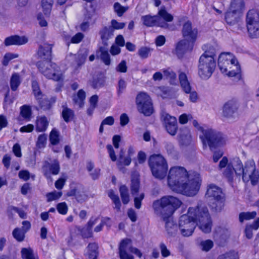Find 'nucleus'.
<instances>
[{"label": "nucleus", "mask_w": 259, "mask_h": 259, "mask_svg": "<svg viewBox=\"0 0 259 259\" xmlns=\"http://www.w3.org/2000/svg\"><path fill=\"white\" fill-rule=\"evenodd\" d=\"M45 176L47 179L51 178V174L56 175L60 171V165L58 161L54 159L51 162L45 161L42 167Z\"/></svg>", "instance_id": "18"}, {"label": "nucleus", "mask_w": 259, "mask_h": 259, "mask_svg": "<svg viewBox=\"0 0 259 259\" xmlns=\"http://www.w3.org/2000/svg\"><path fill=\"white\" fill-rule=\"evenodd\" d=\"M62 108V116L65 122H69L73 119L74 111L68 108L66 105H63Z\"/></svg>", "instance_id": "30"}, {"label": "nucleus", "mask_w": 259, "mask_h": 259, "mask_svg": "<svg viewBox=\"0 0 259 259\" xmlns=\"http://www.w3.org/2000/svg\"><path fill=\"white\" fill-rule=\"evenodd\" d=\"M18 176L20 179H22L23 180L26 181L28 180L30 177H32L33 179H34V175H30V172L27 170H22L19 172Z\"/></svg>", "instance_id": "51"}, {"label": "nucleus", "mask_w": 259, "mask_h": 259, "mask_svg": "<svg viewBox=\"0 0 259 259\" xmlns=\"http://www.w3.org/2000/svg\"><path fill=\"white\" fill-rule=\"evenodd\" d=\"M234 171L233 165L231 163H229L224 172V175L228 179L229 182L231 183L233 182Z\"/></svg>", "instance_id": "41"}, {"label": "nucleus", "mask_w": 259, "mask_h": 259, "mask_svg": "<svg viewBox=\"0 0 259 259\" xmlns=\"http://www.w3.org/2000/svg\"><path fill=\"white\" fill-rule=\"evenodd\" d=\"M140 182L138 179H133L131 184V192L133 195L138 193L139 189Z\"/></svg>", "instance_id": "54"}, {"label": "nucleus", "mask_w": 259, "mask_h": 259, "mask_svg": "<svg viewBox=\"0 0 259 259\" xmlns=\"http://www.w3.org/2000/svg\"><path fill=\"white\" fill-rule=\"evenodd\" d=\"M144 198V194L141 193L138 196L135 197L134 205L135 207L137 209H140L141 206V201Z\"/></svg>", "instance_id": "59"}, {"label": "nucleus", "mask_w": 259, "mask_h": 259, "mask_svg": "<svg viewBox=\"0 0 259 259\" xmlns=\"http://www.w3.org/2000/svg\"><path fill=\"white\" fill-rule=\"evenodd\" d=\"M47 139V137L46 135H40L38 137L36 142L37 147L39 148H44L46 144Z\"/></svg>", "instance_id": "53"}, {"label": "nucleus", "mask_w": 259, "mask_h": 259, "mask_svg": "<svg viewBox=\"0 0 259 259\" xmlns=\"http://www.w3.org/2000/svg\"><path fill=\"white\" fill-rule=\"evenodd\" d=\"M164 148L166 150V152L168 154L174 155L176 153V151L175 150V147L173 144L170 142H165L164 143Z\"/></svg>", "instance_id": "50"}, {"label": "nucleus", "mask_w": 259, "mask_h": 259, "mask_svg": "<svg viewBox=\"0 0 259 259\" xmlns=\"http://www.w3.org/2000/svg\"><path fill=\"white\" fill-rule=\"evenodd\" d=\"M205 197L210 201H214L211 206L216 211L220 210L224 205V197L222 189L217 185L211 184L207 186Z\"/></svg>", "instance_id": "12"}, {"label": "nucleus", "mask_w": 259, "mask_h": 259, "mask_svg": "<svg viewBox=\"0 0 259 259\" xmlns=\"http://www.w3.org/2000/svg\"><path fill=\"white\" fill-rule=\"evenodd\" d=\"M256 215V212L254 211L252 212H241L239 214V219L241 223L245 220H249L254 218Z\"/></svg>", "instance_id": "40"}, {"label": "nucleus", "mask_w": 259, "mask_h": 259, "mask_svg": "<svg viewBox=\"0 0 259 259\" xmlns=\"http://www.w3.org/2000/svg\"><path fill=\"white\" fill-rule=\"evenodd\" d=\"M157 16L159 17L160 22H161V18L163 19L165 22H171L174 19L173 16L166 11L165 7H162L159 10Z\"/></svg>", "instance_id": "35"}, {"label": "nucleus", "mask_w": 259, "mask_h": 259, "mask_svg": "<svg viewBox=\"0 0 259 259\" xmlns=\"http://www.w3.org/2000/svg\"><path fill=\"white\" fill-rule=\"evenodd\" d=\"M126 87V83L123 79H120L118 83V94L120 95L125 90Z\"/></svg>", "instance_id": "63"}, {"label": "nucleus", "mask_w": 259, "mask_h": 259, "mask_svg": "<svg viewBox=\"0 0 259 259\" xmlns=\"http://www.w3.org/2000/svg\"><path fill=\"white\" fill-rule=\"evenodd\" d=\"M179 80L183 91L187 94L190 93L191 87L188 81L187 76L185 73L183 72L180 73Z\"/></svg>", "instance_id": "29"}, {"label": "nucleus", "mask_w": 259, "mask_h": 259, "mask_svg": "<svg viewBox=\"0 0 259 259\" xmlns=\"http://www.w3.org/2000/svg\"><path fill=\"white\" fill-rule=\"evenodd\" d=\"M111 28L114 29H121L123 28L125 26V23L122 22H118L116 20L113 19L111 21Z\"/></svg>", "instance_id": "58"}, {"label": "nucleus", "mask_w": 259, "mask_h": 259, "mask_svg": "<svg viewBox=\"0 0 259 259\" xmlns=\"http://www.w3.org/2000/svg\"><path fill=\"white\" fill-rule=\"evenodd\" d=\"M240 14V13H239L233 12L232 11L228 9L225 14V17L226 23L230 26H234L238 24L240 20L239 16Z\"/></svg>", "instance_id": "24"}, {"label": "nucleus", "mask_w": 259, "mask_h": 259, "mask_svg": "<svg viewBox=\"0 0 259 259\" xmlns=\"http://www.w3.org/2000/svg\"><path fill=\"white\" fill-rule=\"evenodd\" d=\"M131 240L130 239H123L119 246V253L120 259H134V256L128 253L130 252V244Z\"/></svg>", "instance_id": "19"}, {"label": "nucleus", "mask_w": 259, "mask_h": 259, "mask_svg": "<svg viewBox=\"0 0 259 259\" xmlns=\"http://www.w3.org/2000/svg\"><path fill=\"white\" fill-rule=\"evenodd\" d=\"M217 259H239V256L237 253L230 252L220 255Z\"/></svg>", "instance_id": "57"}, {"label": "nucleus", "mask_w": 259, "mask_h": 259, "mask_svg": "<svg viewBox=\"0 0 259 259\" xmlns=\"http://www.w3.org/2000/svg\"><path fill=\"white\" fill-rule=\"evenodd\" d=\"M75 199L78 202L82 203L88 199V196L84 191L79 190L77 193Z\"/></svg>", "instance_id": "56"}, {"label": "nucleus", "mask_w": 259, "mask_h": 259, "mask_svg": "<svg viewBox=\"0 0 259 259\" xmlns=\"http://www.w3.org/2000/svg\"><path fill=\"white\" fill-rule=\"evenodd\" d=\"M18 57V55L17 54H12L10 53L6 54L3 58V65L5 66H7L10 60L14 58H16Z\"/></svg>", "instance_id": "52"}, {"label": "nucleus", "mask_w": 259, "mask_h": 259, "mask_svg": "<svg viewBox=\"0 0 259 259\" xmlns=\"http://www.w3.org/2000/svg\"><path fill=\"white\" fill-rule=\"evenodd\" d=\"M152 51L150 48L143 47L139 49L138 53L141 58L146 59L150 55Z\"/></svg>", "instance_id": "45"}, {"label": "nucleus", "mask_w": 259, "mask_h": 259, "mask_svg": "<svg viewBox=\"0 0 259 259\" xmlns=\"http://www.w3.org/2000/svg\"><path fill=\"white\" fill-rule=\"evenodd\" d=\"M52 47L48 44H45L39 47L37 54L38 57L42 59L50 61L52 59Z\"/></svg>", "instance_id": "23"}, {"label": "nucleus", "mask_w": 259, "mask_h": 259, "mask_svg": "<svg viewBox=\"0 0 259 259\" xmlns=\"http://www.w3.org/2000/svg\"><path fill=\"white\" fill-rule=\"evenodd\" d=\"M53 4V0L41 1V6L45 15H48L50 14Z\"/></svg>", "instance_id": "39"}, {"label": "nucleus", "mask_w": 259, "mask_h": 259, "mask_svg": "<svg viewBox=\"0 0 259 259\" xmlns=\"http://www.w3.org/2000/svg\"><path fill=\"white\" fill-rule=\"evenodd\" d=\"M49 125V121L45 116H37L35 121V130L37 132H45Z\"/></svg>", "instance_id": "25"}, {"label": "nucleus", "mask_w": 259, "mask_h": 259, "mask_svg": "<svg viewBox=\"0 0 259 259\" xmlns=\"http://www.w3.org/2000/svg\"><path fill=\"white\" fill-rule=\"evenodd\" d=\"M141 20L144 25L147 27H152L154 26H158L164 27L166 25V24L164 22H160L159 17L155 15L152 16L151 15H145L141 17Z\"/></svg>", "instance_id": "21"}, {"label": "nucleus", "mask_w": 259, "mask_h": 259, "mask_svg": "<svg viewBox=\"0 0 259 259\" xmlns=\"http://www.w3.org/2000/svg\"><path fill=\"white\" fill-rule=\"evenodd\" d=\"M213 246V242L210 240H206L202 241L200 242V246L201 249L203 251H209Z\"/></svg>", "instance_id": "47"}, {"label": "nucleus", "mask_w": 259, "mask_h": 259, "mask_svg": "<svg viewBox=\"0 0 259 259\" xmlns=\"http://www.w3.org/2000/svg\"><path fill=\"white\" fill-rule=\"evenodd\" d=\"M83 37L84 35L82 33L78 32L71 38V42L73 44H78L82 40Z\"/></svg>", "instance_id": "62"}, {"label": "nucleus", "mask_w": 259, "mask_h": 259, "mask_svg": "<svg viewBox=\"0 0 259 259\" xmlns=\"http://www.w3.org/2000/svg\"><path fill=\"white\" fill-rule=\"evenodd\" d=\"M119 191L123 203L124 204H127L130 201L127 188L125 186L122 185L120 187Z\"/></svg>", "instance_id": "37"}, {"label": "nucleus", "mask_w": 259, "mask_h": 259, "mask_svg": "<svg viewBox=\"0 0 259 259\" xmlns=\"http://www.w3.org/2000/svg\"><path fill=\"white\" fill-rule=\"evenodd\" d=\"M85 98V93L82 90H79L77 94L73 96L74 102L77 104L79 107L83 105V101Z\"/></svg>", "instance_id": "33"}, {"label": "nucleus", "mask_w": 259, "mask_h": 259, "mask_svg": "<svg viewBox=\"0 0 259 259\" xmlns=\"http://www.w3.org/2000/svg\"><path fill=\"white\" fill-rule=\"evenodd\" d=\"M114 10L119 17H121L128 10V7L122 6L119 3L114 4Z\"/></svg>", "instance_id": "44"}, {"label": "nucleus", "mask_w": 259, "mask_h": 259, "mask_svg": "<svg viewBox=\"0 0 259 259\" xmlns=\"http://www.w3.org/2000/svg\"><path fill=\"white\" fill-rule=\"evenodd\" d=\"M181 204V201L172 196L162 197L153 202L155 212L165 222L166 232L170 236H175L178 232V226L173 221L171 216Z\"/></svg>", "instance_id": "2"}, {"label": "nucleus", "mask_w": 259, "mask_h": 259, "mask_svg": "<svg viewBox=\"0 0 259 259\" xmlns=\"http://www.w3.org/2000/svg\"><path fill=\"white\" fill-rule=\"evenodd\" d=\"M108 46H104L100 47L99 51L101 52L100 58L104 63L106 65L110 64V58L108 53Z\"/></svg>", "instance_id": "31"}, {"label": "nucleus", "mask_w": 259, "mask_h": 259, "mask_svg": "<svg viewBox=\"0 0 259 259\" xmlns=\"http://www.w3.org/2000/svg\"><path fill=\"white\" fill-rule=\"evenodd\" d=\"M239 107L238 101L235 99L229 100L223 107L222 115L223 117L231 118L235 117Z\"/></svg>", "instance_id": "16"}, {"label": "nucleus", "mask_w": 259, "mask_h": 259, "mask_svg": "<svg viewBox=\"0 0 259 259\" xmlns=\"http://www.w3.org/2000/svg\"><path fill=\"white\" fill-rule=\"evenodd\" d=\"M218 66L221 72L229 76H240V67L238 62L230 53H222L220 55Z\"/></svg>", "instance_id": "5"}, {"label": "nucleus", "mask_w": 259, "mask_h": 259, "mask_svg": "<svg viewBox=\"0 0 259 259\" xmlns=\"http://www.w3.org/2000/svg\"><path fill=\"white\" fill-rule=\"evenodd\" d=\"M194 43L185 39L180 40L177 45L176 53L178 57H182L184 54L191 51L193 48Z\"/></svg>", "instance_id": "20"}, {"label": "nucleus", "mask_w": 259, "mask_h": 259, "mask_svg": "<svg viewBox=\"0 0 259 259\" xmlns=\"http://www.w3.org/2000/svg\"><path fill=\"white\" fill-rule=\"evenodd\" d=\"M127 68L126 61L125 60H122L117 65L116 68V70L118 72L125 73L127 71Z\"/></svg>", "instance_id": "61"}, {"label": "nucleus", "mask_w": 259, "mask_h": 259, "mask_svg": "<svg viewBox=\"0 0 259 259\" xmlns=\"http://www.w3.org/2000/svg\"><path fill=\"white\" fill-rule=\"evenodd\" d=\"M31 111L30 107L23 105L20 108V114L25 119L29 120L30 119Z\"/></svg>", "instance_id": "43"}, {"label": "nucleus", "mask_w": 259, "mask_h": 259, "mask_svg": "<svg viewBox=\"0 0 259 259\" xmlns=\"http://www.w3.org/2000/svg\"><path fill=\"white\" fill-rule=\"evenodd\" d=\"M136 103L139 112L146 116H150L153 112V106L150 97L145 93H140L136 98Z\"/></svg>", "instance_id": "13"}, {"label": "nucleus", "mask_w": 259, "mask_h": 259, "mask_svg": "<svg viewBox=\"0 0 259 259\" xmlns=\"http://www.w3.org/2000/svg\"><path fill=\"white\" fill-rule=\"evenodd\" d=\"M237 176H242L244 182L247 183L249 180L253 185L256 184L259 179L258 171L256 170L255 164L252 159H248L243 167L241 161L238 158L233 160L231 164Z\"/></svg>", "instance_id": "3"}, {"label": "nucleus", "mask_w": 259, "mask_h": 259, "mask_svg": "<svg viewBox=\"0 0 259 259\" xmlns=\"http://www.w3.org/2000/svg\"><path fill=\"white\" fill-rule=\"evenodd\" d=\"M21 82L19 74L14 73L12 74L10 79V87L12 91H16Z\"/></svg>", "instance_id": "32"}, {"label": "nucleus", "mask_w": 259, "mask_h": 259, "mask_svg": "<svg viewBox=\"0 0 259 259\" xmlns=\"http://www.w3.org/2000/svg\"><path fill=\"white\" fill-rule=\"evenodd\" d=\"M39 71L47 78L59 81L62 78L59 67L51 61H39L37 64Z\"/></svg>", "instance_id": "10"}, {"label": "nucleus", "mask_w": 259, "mask_h": 259, "mask_svg": "<svg viewBox=\"0 0 259 259\" xmlns=\"http://www.w3.org/2000/svg\"><path fill=\"white\" fill-rule=\"evenodd\" d=\"M28 38L25 36L13 35L7 37L4 41L6 46L12 45L21 46L26 44Z\"/></svg>", "instance_id": "22"}, {"label": "nucleus", "mask_w": 259, "mask_h": 259, "mask_svg": "<svg viewBox=\"0 0 259 259\" xmlns=\"http://www.w3.org/2000/svg\"><path fill=\"white\" fill-rule=\"evenodd\" d=\"M50 140L52 144L56 145L59 143V133L58 131L55 129H53L50 135Z\"/></svg>", "instance_id": "48"}, {"label": "nucleus", "mask_w": 259, "mask_h": 259, "mask_svg": "<svg viewBox=\"0 0 259 259\" xmlns=\"http://www.w3.org/2000/svg\"><path fill=\"white\" fill-rule=\"evenodd\" d=\"M108 196L111 199L114 204V208L116 209L117 211H119L120 210L121 203L117 195L114 193V192L110 190L108 192Z\"/></svg>", "instance_id": "36"}, {"label": "nucleus", "mask_w": 259, "mask_h": 259, "mask_svg": "<svg viewBox=\"0 0 259 259\" xmlns=\"http://www.w3.org/2000/svg\"><path fill=\"white\" fill-rule=\"evenodd\" d=\"M87 57V53L86 52L83 53L79 52L77 54L73 56L74 62L72 65L75 70L78 69L84 63Z\"/></svg>", "instance_id": "28"}, {"label": "nucleus", "mask_w": 259, "mask_h": 259, "mask_svg": "<svg viewBox=\"0 0 259 259\" xmlns=\"http://www.w3.org/2000/svg\"><path fill=\"white\" fill-rule=\"evenodd\" d=\"M32 94L40 108L48 110L50 108V103L46 95L40 90L38 83L33 80L31 83Z\"/></svg>", "instance_id": "14"}, {"label": "nucleus", "mask_w": 259, "mask_h": 259, "mask_svg": "<svg viewBox=\"0 0 259 259\" xmlns=\"http://www.w3.org/2000/svg\"><path fill=\"white\" fill-rule=\"evenodd\" d=\"M192 124L199 131L201 132L199 137L204 147L208 145L210 149L212 150L213 148L222 144V137L220 133L206 126L199 125L196 120H193Z\"/></svg>", "instance_id": "4"}, {"label": "nucleus", "mask_w": 259, "mask_h": 259, "mask_svg": "<svg viewBox=\"0 0 259 259\" xmlns=\"http://www.w3.org/2000/svg\"><path fill=\"white\" fill-rule=\"evenodd\" d=\"M159 247L162 256L165 257L170 255V251L167 249L164 243H161L159 245Z\"/></svg>", "instance_id": "64"}, {"label": "nucleus", "mask_w": 259, "mask_h": 259, "mask_svg": "<svg viewBox=\"0 0 259 259\" xmlns=\"http://www.w3.org/2000/svg\"><path fill=\"white\" fill-rule=\"evenodd\" d=\"M192 173L188 174L185 168L182 166H174L170 168L167 177V183L173 191L179 184L185 182Z\"/></svg>", "instance_id": "9"}, {"label": "nucleus", "mask_w": 259, "mask_h": 259, "mask_svg": "<svg viewBox=\"0 0 259 259\" xmlns=\"http://www.w3.org/2000/svg\"><path fill=\"white\" fill-rule=\"evenodd\" d=\"M196 224L203 232H210L212 221L206 207L197 206L190 207L187 213L180 217L179 229L182 235L186 237L192 235L196 227Z\"/></svg>", "instance_id": "1"}, {"label": "nucleus", "mask_w": 259, "mask_h": 259, "mask_svg": "<svg viewBox=\"0 0 259 259\" xmlns=\"http://www.w3.org/2000/svg\"><path fill=\"white\" fill-rule=\"evenodd\" d=\"M201 182L200 175L192 172L185 182L179 184L173 191L187 196H195L199 190Z\"/></svg>", "instance_id": "6"}, {"label": "nucleus", "mask_w": 259, "mask_h": 259, "mask_svg": "<svg viewBox=\"0 0 259 259\" xmlns=\"http://www.w3.org/2000/svg\"><path fill=\"white\" fill-rule=\"evenodd\" d=\"M245 23L250 37L259 36V11L256 9L249 10L246 15Z\"/></svg>", "instance_id": "11"}, {"label": "nucleus", "mask_w": 259, "mask_h": 259, "mask_svg": "<svg viewBox=\"0 0 259 259\" xmlns=\"http://www.w3.org/2000/svg\"><path fill=\"white\" fill-rule=\"evenodd\" d=\"M13 211L18 213L19 217L22 219H25L26 218V213L22 209L13 206H9L8 208V212L12 213Z\"/></svg>", "instance_id": "46"}, {"label": "nucleus", "mask_w": 259, "mask_h": 259, "mask_svg": "<svg viewBox=\"0 0 259 259\" xmlns=\"http://www.w3.org/2000/svg\"><path fill=\"white\" fill-rule=\"evenodd\" d=\"M213 52L205 51L200 57L198 66L199 77L204 80L211 77L215 68V61Z\"/></svg>", "instance_id": "7"}, {"label": "nucleus", "mask_w": 259, "mask_h": 259, "mask_svg": "<svg viewBox=\"0 0 259 259\" xmlns=\"http://www.w3.org/2000/svg\"><path fill=\"white\" fill-rule=\"evenodd\" d=\"M245 8L244 0H231L228 9L241 13Z\"/></svg>", "instance_id": "27"}, {"label": "nucleus", "mask_w": 259, "mask_h": 259, "mask_svg": "<svg viewBox=\"0 0 259 259\" xmlns=\"http://www.w3.org/2000/svg\"><path fill=\"white\" fill-rule=\"evenodd\" d=\"M25 232H23L20 228H15L12 233L14 238L19 242L24 240L25 238Z\"/></svg>", "instance_id": "42"}, {"label": "nucleus", "mask_w": 259, "mask_h": 259, "mask_svg": "<svg viewBox=\"0 0 259 259\" xmlns=\"http://www.w3.org/2000/svg\"><path fill=\"white\" fill-rule=\"evenodd\" d=\"M57 209L59 213L65 215L67 213L68 206L65 202H61L57 205Z\"/></svg>", "instance_id": "55"}, {"label": "nucleus", "mask_w": 259, "mask_h": 259, "mask_svg": "<svg viewBox=\"0 0 259 259\" xmlns=\"http://www.w3.org/2000/svg\"><path fill=\"white\" fill-rule=\"evenodd\" d=\"M161 116L167 132L171 136H175L178 130L176 118L164 111L161 112Z\"/></svg>", "instance_id": "15"}, {"label": "nucleus", "mask_w": 259, "mask_h": 259, "mask_svg": "<svg viewBox=\"0 0 259 259\" xmlns=\"http://www.w3.org/2000/svg\"><path fill=\"white\" fill-rule=\"evenodd\" d=\"M110 220L109 218H103L99 225L97 226L95 229L94 231L96 232H99L102 230L103 227L104 225H107V222Z\"/></svg>", "instance_id": "60"}, {"label": "nucleus", "mask_w": 259, "mask_h": 259, "mask_svg": "<svg viewBox=\"0 0 259 259\" xmlns=\"http://www.w3.org/2000/svg\"><path fill=\"white\" fill-rule=\"evenodd\" d=\"M182 33L184 39L194 43L197 37L198 30L193 28L191 22L188 21L183 24Z\"/></svg>", "instance_id": "17"}, {"label": "nucleus", "mask_w": 259, "mask_h": 259, "mask_svg": "<svg viewBox=\"0 0 259 259\" xmlns=\"http://www.w3.org/2000/svg\"><path fill=\"white\" fill-rule=\"evenodd\" d=\"M21 252L24 259H37V256L34 254L33 250L30 248H23Z\"/></svg>", "instance_id": "38"}, {"label": "nucleus", "mask_w": 259, "mask_h": 259, "mask_svg": "<svg viewBox=\"0 0 259 259\" xmlns=\"http://www.w3.org/2000/svg\"><path fill=\"white\" fill-rule=\"evenodd\" d=\"M149 165L155 178L162 180L166 177L168 164L162 155L158 154L151 155L149 159Z\"/></svg>", "instance_id": "8"}, {"label": "nucleus", "mask_w": 259, "mask_h": 259, "mask_svg": "<svg viewBox=\"0 0 259 259\" xmlns=\"http://www.w3.org/2000/svg\"><path fill=\"white\" fill-rule=\"evenodd\" d=\"M124 151L123 149L120 151L119 158L117 161V165L120 167L122 165L128 166L131 163V158L130 156L124 157Z\"/></svg>", "instance_id": "34"}, {"label": "nucleus", "mask_w": 259, "mask_h": 259, "mask_svg": "<svg viewBox=\"0 0 259 259\" xmlns=\"http://www.w3.org/2000/svg\"><path fill=\"white\" fill-rule=\"evenodd\" d=\"M62 193L61 192L54 191L52 192L48 193L46 196L48 201L50 202L59 199L62 196Z\"/></svg>", "instance_id": "49"}, {"label": "nucleus", "mask_w": 259, "mask_h": 259, "mask_svg": "<svg viewBox=\"0 0 259 259\" xmlns=\"http://www.w3.org/2000/svg\"><path fill=\"white\" fill-rule=\"evenodd\" d=\"M101 39L104 46H108L107 40L113 35V30L111 27H104L99 31Z\"/></svg>", "instance_id": "26"}]
</instances>
